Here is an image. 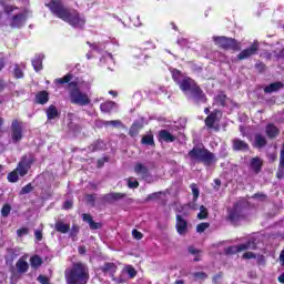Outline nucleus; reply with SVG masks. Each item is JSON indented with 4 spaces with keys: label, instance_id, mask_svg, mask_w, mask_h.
<instances>
[{
    "label": "nucleus",
    "instance_id": "nucleus-26",
    "mask_svg": "<svg viewBox=\"0 0 284 284\" xmlns=\"http://www.w3.org/2000/svg\"><path fill=\"white\" fill-rule=\"evenodd\" d=\"M214 102L222 108L227 106V94L224 93V91H219L216 94V98H214Z\"/></svg>",
    "mask_w": 284,
    "mask_h": 284
},
{
    "label": "nucleus",
    "instance_id": "nucleus-50",
    "mask_svg": "<svg viewBox=\"0 0 284 284\" xmlns=\"http://www.w3.org/2000/svg\"><path fill=\"white\" fill-rule=\"evenodd\" d=\"M161 194H162V192H154V193H152L150 195H146L145 201L150 202V201L158 200L159 195H161Z\"/></svg>",
    "mask_w": 284,
    "mask_h": 284
},
{
    "label": "nucleus",
    "instance_id": "nucleus-27",
    "mask_svg": "<svg viewBox=\"0 0 284 284\" xmlns=\"http://www.w3.org/2000/svg\"><path fill=\"white\" fill-rule=\"evenodd\" d=\"M250 166L255 174H258L261 173L263 162L260 158L255 156L254 159H251Z\"/></svg>",
    "mask_w": 284,
    "mask_h": 284
},
{
    "label": "nucleus",
    "instance_id": "nucleus-6",
    "mask_svg": "<svg viewBox=\"0 0 284 284\" xmlns=\"http://www.w3.org/2000/svg\"><path fill=\"white\" fill-rule=\"evenodd\" d=\"M226 222H230L231 225L237 226L239 222L246 219V214L244 213V206L241 202H235L233 207L226 210Z\"/></svg>",
    "mask_w": 284,
    "mask_h": 284
},
{
    "label": "nucleus",
    "instance_id": "nucleus-10",
    "mask_svg": "<svg viewBox=\"0 0 284 284\" xmlns=\"http://www.w3.org/2000/svg\"><path fill=\"white\" fill-rule=\"evenodd\" d=\"M219 115H222L221 110H213L212 113L206 115L204 119L205 128L209 130H213L214 132H220V124H216L220 122Z\"/></svg>",
    "mask_w": 284,
    "mask_h": 284
},
{
    "label": "nucleus",
    "instance_id": "nucleus-19",
    "mask_svg": "<svg viewBox=\"0 0 284 284\" xmlns=\"http://www.w3.org/2000/svg\"><path fill=\"white\" fill-rule=\"evenodd\" d=\"M134 173L140 175L142 180H148L151 176L149 168H146L142 163H138L134 165Z\"/></svg>",
    "mask_w": 284,
    "mask_h": 284
},
{
    "label": "nucleus",
    "instance_id": "nucleus-30",
    "mask_svg": "<svg viewBox=\"0 0 284 284\" xmlns=\"http://www.w3.org/2000/svg\"><path fill=\"white\" fill-rule=\"evenodd\" d=\"M55 232H59L60 234H67L70 232V224H65L62 221L55 222L54 225Z\"/></svg>",
    "mask_w": 284,
    "mask_h": 284
},
{
    "label": "nucleus",
    "instance_id": "nucleus-52",
    "mask_svg": "<svg viewBox=\"0 0 284 284\" xmlns=\"http://www.w3.org/2000/svg\"><path fill=\"white\" fill-rule=\"evenodd\" d=\"M280 168H284V143L281 146V151H280V163H278Z\"/></svg>",
    "mask_w": 284,
    "mask_h": 284
},
{
    "label": "nucleus",
    "instance_id": "nucleus-4",
    "mask_svg": "<svg viewBox=\"0 0 284 284\" xmlns=\"http://www.w3.org/2000/svg\"><path fill=\"white\" fill-rule=\"evenodd\" d=\"M192 163L204 164L205 168H211L212 164L217 162L215 153H212L209 149H205L203 144L201 146H193L187 153Z\"/></svg>",
    "mask_w": 284,
    "mask_h": 284
},
{
    "label": "nucleus",
    "instance_id": "nucleus-12",
    "mask_svg": "<svg viewBox=\"0 0 284 284\" xmlns=\"http://www.w3.org/2000/svg\"><path fill=\"white\" fill-rule=\"evenodd\" d=\"M257 51H258V43L254 42L250 45V48L243 49L242 51H240V53L237 54V60L244 61L253 55H256Z\"/></svg>",
    "mask_w": 284,
    "mask_h": 284
},
{
    "label": "nucleus",
    "instance_id": "nucleus-7",
    "mask_svg": "<svg viewBox=\"0 0 284 284\" xmlns=\"http://www.w3.org/2000/svg\"><path fill=\"white\" fill-rule=\"evenodd\" d=\"M214 45H217L225 51H241V42L229 37H213Z\"/></svg>",
    "mask_w": 284,
    "mask_h": 284
},
{
    "label": "nucleus",
    "instance_id": "nucleus-37",
    "mask_svg": "<svg viewBox=\"0 0 284 284\" xmlns=\"http://www.w3.org/2000/svg\"><path fill=\"white\" fill-rule=\"evenodd\" d=\"M20 174L17 171H13L11 173L7 174V181H9V183H17Z\"/></svg>",
    "mask_w": 284,
    "mask_h": 284
},
{
    "label": "nucleus",
    "instance_id": "nucleus-60",
    "mask_svg": "<svg viewBox=\"0 0 284 284\" xmlns=\"http://www.w3.org/2000/svg\"><path fill=\"white\" fill-rule=\"evenodd\" d=\"M201 252V250H196L194 246H189V253L192 255H196Z\"/></svg>",
    "mask_w": 284,
    "mask_h": 284
},
{
    "label": "nucleus",
    "instance_id": "nucleus-28",
    "mask_svg": "<svg viewBox=\"0 0 284 284\" xmlns=\"http://www.w3.org/2000/svg\"><path fill=\"white\" fill-rule=\"evenodd\" d=\"M171 75H172L173 82H175L176 84H179L180 88H182V83L184 80L182 71H180L178 69H173V70H171Z\"/></svg>",
    "mask_w": 284,
    "mask_h": 284
},
{
    "label": "nucleus",
    "instance_id": "nucleus-55",
    "mask_svg": "<svg viewBox=\"0 0 284 284\" xmlns=\"http://www.w3.org/2000/svg\"><path fill=\"white\" fill-rule=\"evenodd\" d=\"M276 179L278 180L284 179V166H278V171H276Z\"/></svg>",
    "mask_w": 284,
    "mask_h": 284
},
{
    "label": "nucleus",
    "instance_id": "nucleus-48",
    "mask_svg": "<svg viewBox=\"0 0 284 284\" xmlns=\"http://www.w3.org/2000/svg\"><path fill=\"white\" fill-rule=\"evenodd\" d=\"M193 277L201 280V281H205L207 278V274H205V272H203V271L195 272V273H193Z\"/></svg>",
    "mask_w": 284,
    "mask_h": 284
},
{
    "label": "nucleus",
    "instance_id": "nucleus-1",
    "mask_svg": "<svg viewBox=\"0 0 284 284\" xmlns=\"http://www.w3.org/2000/svg\"><path fill=\"white\" fill-rule=\"evenodd\" d=\"M45 7L55 18H59L75 29H82L87 23V19L77 9L65 7L63 0H47Z\"/></svg>",
    "mask_w": 284,
    "mask_h": 284
},
{
    "label": "nucleus",
    "instance_id": "nucleus-16",
    "mask_svg": "<svg viewBox=\"0 0 284 284\" xmlns=\"http://www.w3.org/2000/svg\"><path fill=\"white\" fill-rule=\"evenodd\" d=\"M100 271L102 274H109L112 277V281H115V273L118 271V266L113 262H104V265L100 266Z\"/></svg>",
    "mask_w": 284,
    "mask_h": 284
},
{
    "label": "nucleus",
    "instance_id": "nucleus-41",
    "mask_svg": "<svg viewBox=\"0 0 284 284\" xmlns=\"http://www.w3.org/2000/svg\"><path fill=\"white\" fill-rule=\"evenodd\" d=\"M209 216L207 209L204 205L200 206V213H197V219L205 220Z\"/></svg>",
    "mask_w": 284,
    "mask_h": 284
},
{
    "label": "nucleus",
    "instance_id": "nucleus-14",
    "mask_svg": "<svg viewBox=\"0 0 284 284\" xmlns=\"http://www.w3.org/2000/svg\"><path fill=\"white\" fill-rule=\"evenodd\" d=\"M232 149L234 152H248L250 151V144L246 143L245 140H241L239 138H235L231 140Z\"/></svg>",
    "mask_w": 284,
    "mask_h": 284
},
{
    "label": "nucleus",
    "instance_id": "nucleus-5",
    "mask_svg": "<svg viewBox=\"0 0 284 284\" xmlns=\"http://www.w3.org/2000/svg\"><path fill=\"white\" fill-rule=\"evenodd\" d=\"M180 90L183 92L191 91V100L195 103H207V97L203 89L191 77H184Z\"/></svg>",
    "mask_w": 284,
    "mask_h": 284
},
{
    "label": "nucleus",
    "instance_id": "nucleus-13",
    "mask_svg": "<svg viewBox=\"0 0 284 284\" xmlns=\"http://www.w3.org/2000/svg\"><path fill=\"white\" fill-rule=\"evenodd\" d=\"M256 244L252 241H247L245 244H239L236 246H231L226 250L229 254H236L239 252H244L246 250H255Z\"/></svg>",
    "mask_w": 284,
    "mask_h": 284
},
{
    "label": "nucleus",
    "instance_id": "nucleus-61",
    "mask_svg": "<svg viewBox=\"0 0 284 284\" xmlns=\"http://www.w3.org/2000/svg\"><path fill=\"white\" fill-rule=\"evenodd\" d=\"M79 254L81 256H84L87 254V246L85 245L79 246Z\"/></svg>",
    "mask_w": 284,
    "mask_h": 284
},
{
    "label": "nucleus",
    "instance_id": "nucleus-64",
    "mask_svg": "<svg viewBox=\"0 0 284 284\" xmlns=\"http://www.w3.org/2000/svg\"><path fill=\"white\" fill-rule=\"evenodd\" d=\"M34 237H36V240H38V241H42V232H41V231L34 232Z\"/></svg>",
    "mask_w": 284,
    "mask_h": 284
},
{
    "label": "nucleus",
    "instance_id": "nucleus-9",
    "mask_svg": "<svg viewBox=\"0 0 284 284\" xmlns=\"http://www.w3.org/2000/svg\"><path fill=\"white\" fill-rule=\"evenodd\" d=\"M10 132L12 138V143L17 144L23 140V121L18 119L12 120V124H10Z\"/></svg>",
    "mask_w": 284,
    "mask_h": 284
},
{
    "label": "nucleus",
    "instance_id": "nucleus-45",
    "mask_svg": "<svg viewBox=\"0 0 284 284\" xmlns=\"http://www.w3.org/2000/svg\"><path fill=\"white\" fill-rule=\"evenodd\" d=\"M125 270L130 278H134L138 274L136 270L132 265H126Z\"/></svg>",
    "mask_w": 284,
    "mask_h": 284
},
{
    "label": "nucleus",
    "instance_id": "nucleus-49",
    "mask_svg": "<svg viewBox=\"0 0 284 284\" xmlns=\"http://www.w3.org/2000/svg\"><path fill=\"white\" fill-rule=\"evenodd\" d=\"M131 235H133V239L135 241H141L142 237H144V235L141 232H139L136 229H133V231L131 232Z\"/></svg>",
    "mask_w": 284,
    "mask_h": 284
},
{
    "label": "nucleus",
    "instance_id": "nucleus-35",
    "mask_svg": "<svg viewBox=\"0 0 284 284\" xmlns=\"http://www.w3.org/2000/svg\"><path fill=\"white\" fill-rule=\"evenodd\" d=\"M31 65L33 67L36 72H40L42 70V58L41 55H36L33 60H31Z\"/></svg>",
    "mask_w": 284,
    "mask_h": 284
},
{
    "label": "nucleus",
    "instance_id": "nucleus-17",
    "mask_svg": "<svg viewBox=\"0 0 284 284\" xmlns=\"http://www.w3.org/2000/svg\"><path fill=\"white\" fill-rule=\"evenodd\" d=\"M176 233L181 236L187 234V221L180 214H176V223H175Z\"/></svg>",
    "mask_w": 284,
    "mask_h": 284
},
{
    "label": "nucleus",
    "instance_id": "nucleus-24",
    "mask_svg": "<svg viewBox=\"0 0 284 284\" xmlns=\"http://www.w3.org/2000/svg\"><path fill=\"white\" fill-rule=\"evenodd\" d=\"M142 129H144V123L135 120L130 126L129 135L135 138Z\"/></svg>",
    "mask_w": 284,
    "mask_h": 284
},
{
    "label": "nucleus",
    "instance_id": "nucleus-29",
    "mask_svg": "<svg viewBox=\"0 0 284 284\" xmlns=\"http://www.w3.org/2000/svg\"><path fill=\"white\" fill-rule=\"evenodd\" d=\"M267 145V140L264 135L262 134H255V140H254V148L255 149H263Z\"/></svg>",
    "mask_w": 284,
    "mask_h": 284
},
{
    "label": "nucleus",
    "instance_id": "nucleus-21",
    "mask_svg": "<svg viewBox=\"0 0 284 284\" xmlns=\"http://www.w3.org/2000/svg\"><path fill=\"white\" fill-rule=\"evenodd\" d=\"M82 219L83 222L89 224V227H91L92 231L100 230L103 226L101 222H95L90 213H83Z\"/></svg>",
    "mask_w": 284,
    "mask_h": 284
},
{
    "label": "nucleus",
    "instance_id": "nucleus-22",
    "mask_svg": "<svg viewBox=\"0 0 284 284\" xmlns=\"http://www.w3.org/2000/svg\"><path fill=\"white\" fill-rule=\"evenodd\" d=\"M49 100H50L49 91L43 90L36 93V97H34L36 103L40 105H45L47 103H49Z\"/></svg>",
    "mask_w": 284,
    "mask_h": 284
},
{
    "label": "nucleus",
    "instance_id": "nucleus-62",
    "mask_svg": "<svg viewBox=\"0 0 284 284\" xmlns=\"http://www.w3.org/2000/svg\"><path fill=\"white\" fill-rule=\"evenodd\" d=\"M189 209L193 210V211H196L199 210V204H196V201H192L191 204H189Z\"/></svg>",
    "mask_w": 284,
    "mask_h": 284
},
{
    "label": "nucleus",
    "instance_id": "nucleus-39",
    "mask_svg": "<svg viewBox=\"0 0 284 284\" xmlns=\"http://www.w3.org/2000/svg\"><path fill=\"white\" fill-rule=\"evenodd\" d=\"M191 191H192V194H193V201H199V197H200V189H199V186L196 185V183H192V184H191Z\"/></svg>",
    "mask_w": 284,
    "mask_h": 284
},
{
    "label": "nucleus",
    "instance_id": "nucleus-3",
    "mask_svg": "<svg viewBox=\"0 0 284 284\" xmlns=\"http://www.w3.org/2000/svg\"><path fill=\"white\" fill-rule=\"evenodd\" d=\"M90 278V268L83 262H73L72 267L64 271L67 284H88Z\"/></svg>",
    "mask_w": 284,
    "mask_h": 284
},
{
    "label": "nucleus",
    "instance_id": "nucleus-59",
    "mask_svg": "<svg viewBox=\"0 0 284 284\" xmlns=\"http://www.w3.org/2000/svg\"><path fill=\"white\" fill-rule=\"evenodd\" d=\"M73 205V202L71 200H68L63 203V210H71Z\"/></svg>",
    "mask_w": 284,
    "mask_h": 284
},
{
    "label": "nucleus",
    "instance_id": "nucleus-31",
    "mask_svg": "<svg viewBox=\"0 0 284 284\" xmlns=\"http://www.w3.org/2000/svg\"><path fill=\"white\" fill-rule=\"evenodd\" d=\"M16 266L19 274H26L29 271V263L23 258H19Z\"/></svg>",
    "mask_w": 284,
    "mask_h": 284
},
{
    "label": "nucleus",
    "instance_id": "nucleus-36",
    "mask_svg": "<svg viewBox=\"0 0 284 284\" xmlns=\"http://www.w3.org/2000/svg\"><path fill=\"white\" fill-rule=\"evenodd\" d=\"M70 232H69V237H71L72 241H78V235L80 233V226L79 225H75L73 224L71 227H70Z\"/></svg>",
    "mask_w": 284,
    "mask_h": 284
},
{
    "label": "nucleus",
    "instance_id": "nucleus-33",
    "mask_svg": "<svg viewBox=\"0 0 284 284\" xmlns=\"http://www.w3.org/2000/svg\"><path fill=\"white\" fill-rule=\"evenodd\" d=\"M113 108H115V102L106 101L100 105V110L103 113H111Z\"/></svg>",
    "mask_w": 284,
    "mask_h": 284
},
{
    "label": "nucleus",
    "instance_id": "nucleus-34",
    "mask_svg": "<svg viewBox=\"0 0 284 284\" xmlns=\"http://www.w3.org/2000/svg\"><path fill=\"white\" fill-rule=\"evenodd\" d=\"M43 264V261L40 256L33 255L30 257V266L34 270H38Z\"/></svg>",
    "mask_w": 284,
    "mask_h": 284
},
{
    "label": "nucleus",
    "instance_id": "nucleus-8",
    "mask_svg": "<svg viewBox=\"0 0 284 284\" xmlns=\"http://www.w3.org/2000/svg\"><path fill=\"white\" fill-rule=\"evenodd\" d=\"M34 163L33 156L22 155L21 160H19L17 169L13 171H17L19 173V176L24 178L28 175L30 169H32V165Z\"/></svg>",
    "mask_w": 284,
    "mask_h": 284
},
{
    "label": "nucleus",
    "instance_id": "nucleus-56",
    "mask_svg": "<svg viewBox=\"0 0 284 284\" xmlns=\"http://www.w3.org/2000/svg\"><path fill=\"white\" fill-rule=\"evenodd\" d=\"M128 186H129V189H138L139 187L138 180L132 181L129 179Z\"/></svg>",
    "mask_w": 284,
    "mask_h": 284
},
{
    "label": "nucleus",
    "instance_id": "nucleus-57",
    "mask_svg": "<svg viewBox=\"0 0 284 284\" xmlns=\"http://www.w3.org/2000/svg\"><path fill=\"white\" fill-rule=\"evenodd\" d=\"M18 8L17 7H12V6H7L4 7V13L6 14H11L13 11H16Z\"/></svg>",
    "mask_w": 284,
    "mask_h": 284
},
{
    "label": "nucleus",
    "instance_id": "nucleus-46",
    "mask_svg": "<svg viewBox=\"0 0 284 284\" xmlns=\"http://www.w3.org/2000/svg\"><path fill=\"white\" fill-rule=\"evenodd\" d=\"M255 70H257L258 73H264L267 70V67L265 63L260 61V62H257V64H255Z\"/></svg>",
    "mask_w": 284,
    "mask_h": 284
},
{
    "label": "nucleus",
    "instance_id": "nucleus-11",
    "mask_svg": "<svg viewBox=\"0 0 284 284\" xmlns=\"http://www.w3.org/2000/svg\"><path fill=\"white\" fill-rule=\"evenodd\" d=\"M27 20L28 16L24 12H19L11 18L9 27L11 29H21Z\"/></svg>",
    "mask_w": 284,
    "mask_h": 284
},
{
    "label": "nucleus",
    "instance_id": "nucleus-53",
    "mask_svg": "<svg viewBox=\"0 0 284 284\" xmlns=\"http://www.w3.org/2000/svg\"><path fill=\"white\" fill-rule=\"evenodd\" d=\"M38 282H39L40 284H50V278L47 277L45 275L40 274V275L38 276Z\"/></svg>",
    "mask_w": 284,
    "mask_h": 284
},
{
    "label": "nucleus",
    "instance_id": "nucleus-42",
    "mask_svg": "<svg viewBox=\"0 0 284 284\" xmlns=\"http://www.w3.org/2000/svg\"><path fill=\"white\" fill-rule=\"evenodd\" d=\"M10 211H12V207L10 204H4L1 207V216L7 219L10 215Z\"/></svg>",
    "mask_w": 284,
    "mask_h": 284
},
{
    "label": "nucleus",
    "instance_id": "nucleus-32",
    "mask_svg": "<svg viewBox=\"0 0 284 284\" xmlns=\"http://www.w3.org/2000/svg\"><path fill=\"white\" fill-rule=\"evenodd\" d=\"M140 143L143 145H150L152 148L156 146V143L154 142V136L153 134H145L142 136V140H140Z\"/></svg>",
    "mask_w": 284,
    "mask_h": 284
},
{
    "label": "nucleus",
    "instance_id": "nucleus-43",
    "mask_svg": "<svg viewBox=\"0 0 284 284\" xmlns=\"http://www.w3.org/2000/svg\"><path fill=\"white\" fill-rule=\"evenodd\" d=\"M102 124L108 128L109 125H112L114 128L121 126L123 123L120 120H112V121H104Z\"/></svg>",
    "mask_w": 284,
    "mask_h": 284
},
{
    "label": "nucleus",
    "instance_id": "nucleus-38",
    "mask_svg": "<svg viewBox=\"0 0 284 284\" xmlns=\"http://www.w3.org/2000/svg\"><path fill=\"white\" fill-rule=\"evenodd\" d=\"M13 77H14V79H23L24 78L23 70L20 69L19 64H14Z\"/></svg>",
    "mask_w": 284,
    "mask_h": 284
},
{
    "label": "nucleus",
    "instance_id": "nucleus-25",
    "mask_svg": "<svg viewBox=\"0 0 284 284\" xmlns=\"http://www.w3.org/2000/svg\"><path fill=\"white\" fill-rule=\"evenodd\" d=\"M45 114H47L48 121L58 120L59 116L61 115V113H59L58 108L54 106L53 104H51L50 106H48V109H47V111H45Z\"/></svg>",
    "mask_w": 284,
    "mask_h": 284
},
{
    "label": "nucleus",
    "instance_id": "nucleus-23",
    "mask_svg": "<svg viewBox=\"0 0 284 284\" xmlns=\"http://www.w3.org/2000/svg\"><path fill=\"white\" fill-rule=\"evenodd\" d=\"M284 88V83L283 82H272L271 84L264 87V93L265 94H272L275 92H278L280 90H282Z\"/></svg>",
    "mask_w": 284,
    "mask_h": 284
},
{
    "label": "nucleus",
    "instance_id": "nucleus-18",
    "mask_svg": "<svg viewBox=\"0 0 284 284\" xmlns=\"http://www.w3.org/2000/svg\"><path fill=\"white\" fill-rule=\"evenodd\" d=\"M265 133L268 140H275L280 135V129L274 123H268Z\"/></svg>",
    "mask_w": 284,
    "mask_h": 284
},
{
    "label": "nucleus",
    "instance_id": "nucleus-40",
    "mask_svg": "<svg viewBox=\"0 0 284 284\" xmlns=\"http://www.w3.org/2000/svg\"><path fill=\"white\" fill-rule=\"evenodd\" d=\"M211 227V224L209 222H201L200 224L196 225V232L197 233H204L205 230Z\"/></svg>",
    "mask_w": 284,
    "mask_h": 284
},
{
    "label": "nucleus",
    "instance_id": "nucleus-15",
    "mask_svg": "<svg viewBox=\"0 0 284 284\" xmlns=\"http://www.w3.org/2000/svg\"><path fill=\"white\" fill-rule=\"evenodd\" d=\"M125 196H126L125 193L112 192V193L102 195V202H104L106 204H113V203H115L118 201L123 200Z\"/></svg>",
    "mask_w": 284,
    "mask_h": 284
},
{
    "label": "nucleus",
    "instance_id": "nucleus-47",
    "mask_svg": "<svg viewBox=\"0 0 284 284\" xmlns=\"http://www.w3.org/2000/svg\"><path fill=\"white\" fill-rule=\"evenodd\" d=\"M85 202L90 205H92V207L95 206V195L94 194H89L85 195Z\"/></svg>",
    "mask_w": 284,
    "mask_h": 284
},
{
    "label": "nucleus",
    "instance_id": "nucleus-63",
    "mask_svg": "<svg viewBox=\"0 0 284 284\" xmlns=\"http://www.w3.org/2000/svg\"><path fill=\"white\" fill-rule=\"evenodd\" d=\"M6 87H7V84H6L4 80L0 78V92H3L6 90Z\"/></svg>",
    "mask_w": 284,
    "mask_h": 284
},
{
    "label": "nucleus",
    "instance_id": "nucleus-58",
    "mask_svg": "<svg viewBox=\"0 0 284 284\" xmlns=\"http://www.w3.org/2000/svg\"><path fill=\"white\" fill-rule=\"evenodd\" d=\"M243 258L245 260L256 258V255L253 252H246V253H243Z\"/></svg>",
    "mask_w": 284,
    "mask_h": 284
},
{
    "label": "nucleus",
    "instance_id": "nucleus-44",
    "mask_svg": "<svg viewBox=\"0 0 284 284\" xmlns=\"http://www.w3.org/2000/svg\"><path fill=\"white\" fill-rule=\"evenodd\" d=\"M32 191H33L32 183H29L24 187H22L21 191H19V195L29 194Z\"/></svg>",
    "mask_w": 284,
    "mask_h": 284
},
{
    "label": "nucleus",
    "instance_id": "nucleus-51",
    "mask_svg": "<svg viewBox=\"0 0 284 284\" xmlns=\"http://www.w3.org/2000/svg\"><path fill=\"white\" fill-rule=\"evenodd\" d=\"M104 142L103 140H98L94 144H93V152L100 151L101 149H103Z\"/></svg>",
    "mask_w": 284,
    "mask_h": 284
},
{
    "label": "nucleus",
    "instance_id": "nucleus-20",
    "mask_svg": "<svg viewBox=\"0 0 284 284\" xmlns=\"http://www.w3.org/2000/svg\"><path fill=\"white\" fill-rule=\"evenodd\" d=\"M159 142H164V143H174L176 138L170 133L168 130H160L159 135H158Z\"/></svg>",
    "mask_w": 284,
    "mask_h": 284
},
{
    "label": "nucleus",
    "instance_id": "nucleus-2",
    "mask_svg": "<svg viewBox=\"0 0 284 284\" xmlns=\"http://www.w3.org/2000/svg\"><path fill=\"white\" fill-rule=\"evenodd\" d=\"M55 85L68 84L69 90V101L73 105L78 106H89L91 104L90 95L87 92L80 90V79L75 78L72 73H67L62 78L54 80Z\"/></svg>",
    "mask_w": 284,
    "mask_h": 284
},
{
    "label": "nucleus",
    "instance_id": "nucleus-54",
    "mask_svg": "<svg viewBox=\"0 0 284 284\" xmlns=\"http://www.w3.org/2000/svg\"><path fill=\"white\" fill-rule=\"evenodd\" d=\"M17 234H18V237H22L23 235H28L29 234V229H26V227L18 229Z\"/></svg>",
    "mask_w": 284,
    "mask_h": 284
}]
</instances>
